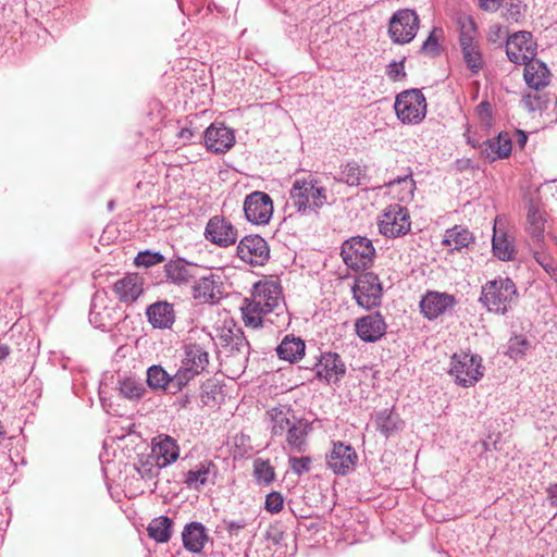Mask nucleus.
<instances>
[{"instance_id":"1","label":"nucleus","mask_w":557,"mask_h":557,"mask_svg":"<svg viewBox=\"0 0 557 557\" xmlns=\"http://www.w3.org/2000/svg\"><path fill=\"white\" fill-rule=\"evenodd\" d=\"M327 201V190L313 175L297 177L289 189V206L301 215L317 212Z\"/></svg>"},{"instance_id":"2","label":"nucleus","mask_w":557,"mask_h":557,"mask_svg":"<svg viewBox=\"0 0 557 557\" xmlns=\"http://www.w3.org/2000/svg\"><path fill=\"white\" fill-rule=\"evenodd\" d=\"M518 298L515 282L509 277L498 276L482 286L479 301L490 312L506 314L517 304Z\"/></svg>"},{"instance_id":"3","label":"nucleus","mask_w":557,"mask_h":557,"mask_svg":"<svg viewBox=\"0 0 557 557\" xmlns=\"http://www.w3.org/2000/svg\"><path fill=\"white\" fill-rule=\"evenodd\" d=\"M208 336L202 342H193L190 338L183 346L181 366L176 370L175 382L177 385H187L197 375L201 374L209 367V351L207 344Z\"/></svg>"},{"instance_id":"4","label":"nucleus","mask_w":557,"mask_h":557,"mask_svg":"<svg viewBox=\"0 0 557 557\" xmlns=\"http://www.w3.org/2000/svg\"><path fill=\"white\" fill-rule=\"evenodd\" d=\"M341 256L349 269L354 271L364 270L372 265L375 258V248L368 237L354 236L343 243Z\"/></svg>"},{"instance_id":"5","label":"nucleus","mask_w":557,"mask_h":557,"mask_svg":"<svg viewBox=\"0 0 557 557\" xmlns=\"http://www.w3.org/2000/svg\"><path fill=\"white\" fill-rule=\"evenodd\" d=\"M394 109L405 124H418L426 114V100L419 89H409L397 95Z\"/></svg>"},{"instance_id":"6","label":"nucleus","mask_w":557,"mask_h":557,"mask_svg":"<svg viewBox=\"0 0 557 557\" xmlns=\"http://www.w3.org/2000/svg\"><path fill=\"white\" fill-rule=\"evenodd\" d=\"M449 373L456 383L462 387L473 386L483 376L482 358L468 352L454 354Z\"/></svg>"},{"instance_id":"7","label":"nucleus","mask_w":557,"mask_h":557,"mask_svg":"<svg viewBox=\"0 0 557 557\" xmlns=\"http://www.w3.org/2000/svg\"><path fill=\"white\" fill-rule=\"evenodd\" d=\"M379 232L387 238H397L411 230V219L406 207L394 203L387 206L377 219Z\"/></svg>"},{"instance_id":"8","label":"nucleus","mask_w":557,"mask_h":557,"mask_svg":"<svg viewBox=\"0 0 557 557\" xmlns=\"http://www.w3.org/2000/svg\"><path fill=\"white\" fill-rule=\"evenodd\" d=\"M354 298L364 309H372L381 304L383 288L380 278L373 272L359 275L352 286Z\"/></svg>"},{"instance_id":"9","label":"nucleus","mask_w":557,"mask_h":557,"mask_svg":"<svg viewBox=\"0 0 557 557\" xmlns=\"http://www.w3.org/2000/svg\"><path fill=\"white\" fill-rule=\"evenodd\" d=\"M249 298L268 313L275 312L276 315H280L285 308L282 288L274 281H260L256 283Z\"/></svg>"},{"instance_id":"10","label":"nucleus","mask_w":557,"mask_h":557,"mask_svg":"<svg viewBox=\"0 0 557 557\" xmlns=\"http://www.w3.org/2000/svg\"><path fill=\"white\" fill-rule=\"evenodd\" d=\"M537 45L530 32L519 30L506 39V54L510 62L524 64L535 58Z\"/></svg>"},{"instance_id":"11","label":"nucleus","mask_w":557,"mask_h":557,"mask_svg":"<svg viewBox=\"0 0 557 557\" xmlns=\"http://www.w3.org/2000/svg\"><path fill=\"white\" fill-rule=\"evenodd\" d=\"M244 212L250 223L267 225L273 214L272 198L264 191H252L245 198Z\"/></svg>"},{"instance_id":"12","label":"nucleus","mask_w":557,"mask_h":557,"mask_svg":"<svg viewBox=\"0 0 557 557\" xmlns=\"http://www.w3.org/2000/svg\"><path fill=\"white\" fill-rule=\"evenodd\" d=\"M237 256L252 267H261L270 259V247L260 235H247L239 240Z\"/></svg>"},{"instance_id":"13","label":"nucleus","mask_w":557,"mask_h":557,"mask_svg":"<svg viewBox=\"0 0 557 557\" xmlns=\"http://www.w3.org/2000/svg\"><path fill=\"white\" fill-rule=\"evenodd\" d=\"M419 26V18L414 11L404 9L397 11L389 21V36L396 44L411 41Z\"/></svg>"},{"instance_id":"14","label":"nucleus","mask_w":557,"mask_h":557,"mask_svg":"<svg viewBox=\"0 0 557 557\" xmlns=\"http://www.w3.org/2000/svg\"><path fill=\"white\" fill-rule=\"evenodd\" d=\"M358 456L355 448L341 441L333 443V448L326 456L327 467L337 475L351 472L357 463Z\"/></svg>"},{"instance_id":"15","label":"nucleus","mask_w":557,"mask_h":557,"mask_svg":"<svg viewBox=\"0 0 557 557\" xmlns=\"http://www.w3.org/2000/svg\"><path fill=\"white\" fill-rule=\"evenodd\" d=\"M457 305V299L448 293L429 290L420 300L421 313L428 320H435L451 310Z\"/></svg>"},{"instance_id":"16","label":"nucleus","mask_w":557,"mask_h":557,"mask_svg":"<svg viewBox=\"0 0 557 557\" xmlns=\"http://www.w3.org/2000/svg\"><path fill=\"white\" fill-rule=\"evenodd\" d=\"M115 309L109 306L106 290H97L91 299L89 322L97 329L106 330L115 323Z\"/></svg>"},{"instance_id":"17","label":"nucleus","mask_w":557,"mask_h":557,"mask_svg":"<svg viewBox=\"0 0 557 557\" xmlns=\"http://www.w3.org/2000/svg\"><path fill=\"white\" fill-rule=\"evenodd\" d=\"M205 236L220 247H228L237 240V230L223 216H212L206 226Z\"/></svg>"},{"instance_id":"18","label":"nucleus","mask_w":557,"mask_h":557,"mask_svg":"<svg viewBox=\"0 0 557 557\" xmlns=\"http://www.w3.org/2000/svg\"><path fill=\"white\" fill-rule=\"evenodd\" d=\"M145 280L137 273H127L112 285L116 298L126 305L135 302L144 293Z\"/></svg>"},{"instance_id":"19","label":"nucleus","mask_w":557,"mask_h":557,"mask_svg":"<svg viewBox=\"0 0 557 557\" xmlns=\"http://www.w3.org/2000/svg\"><path fill=\"white\" fill-rule=\"evenodd\" d=\"M355 329L361 341L373 343L386 333L387 324L380 312H374L357 319Z\"/></svg>"},{"instance_id":"20","label":"nucleus","mask_w":557,"mask_h":557,"mask_svg":"<svg viewBox=\"0 0 557 557\" xmlns=\"http://www.w3.org/2000/svg\"><path fill=\"white\" fill-rule=\"evenodd\" d=\"M317 376L327 383L339 382L346 373V364L336 352H324L315 364Z\"/></svg>"},{"instance_id":"21","label":"nucleus","mask_w":557,"mask_h":557,"mask_svg":"<svg viewBox=\"0 0 557 557\" xmlns=\"http://www.w3.org/2000/svg\"><path fill=\"white\" fill-rule=\"evenodd\" d=\"M220 276L213 273L200 276L193 285V296L201 304H214L222 297Z\"/></svg>"},{"instance_id":"22","label":"nucleus","mask_w":557,"mask_h":557,"mask_svg":"<svg viewBox=\"0 0 557 557\" xmlns=\"http://www.w3.org/2000/svg\"><path fill=\"white\" fill-rule=\"evenodd\" d=\"M205 144L208 150L224 153L235 144V136L231 128L223 124H211L205 132Z\"/></svg>"},{"instance_id":"23","label":"nucleus","mask_w":557,"mask_h":557,"mask_svg":"<svg viewBox=\"0 0 557 557\" xmlns=\"http://www.w3.org/2000/svg\"><path fill=\"white\" fill-rule=\"evenodd\" d=\"M215 476L216 466L211 460H203L185 474L184 483L188 488L199 491L205 485L213 484Z\"/></svg>"},{"instance_id":"24","label":"nucleus","mask_w":557,"mask_h":557,"mask_svg":"<svg viewBox=\"0 0 557 557\" xmlns=\"http://www.w3.org/2000/svg\"><path fill=\"white\" fill-rule=\"evenodd\" d=\"M148 322L160 330H169L175 322V310L168 301H157L146 309Z\"/></svg>"},{"instance_id":"25","label":"nucleus","mask_w":557,"mask_h":557,"mask_svg":"<svg viewBox=\"0 0 557 557\" xmlns=\"http://www.w3.org/2000/svg\"><path fill=\"white\" fill-rule=\"evenodd\" d=\"M512 149L511 138L508 133H499L498 136L486 139L481 145V154L494 162L510 156Z\"/></svg>"},{"instance_id":"26","label":"nucleus","mask_w":557,"mask_h":557,"mask_svg":"<svg viewBox=\"0 0 557 557\" xmlns=\"http://www.w3.org/2000/svg\"><path fill=\"white\" fill-rule=\"evenodd\" d=\"M176 372L168 373L161 366H151L147 370V384L152 389L169 391L176 394L182 391L185 385H177L175 382Z\"/></svg>"},{"instance_id":"27","label":"nucleus","mask_w":557,"mask_h":557,"mask_svg":"<svg viewBox=\"0 0 557 557\" xmlns=\"http://www.w3.org/2000/svg\"><path fill=\"white\" fill-rule=\"evenodd\" d=\"M151 454L157 457L161 466L166 467L177 460L180 447L173 437L161 434L152 440Z\"/></svg>"},{"instance_id":"28","label":"nucleus","mask_w":557,"mask_h":557,"mask_svg":"<svg viewBox=\"0 0 557 557\" xmlns=\"http://www.w3.org/2000/svg\"><path fill=\"white\" fill-rule=\"evenodd\" d=\"M182 541L188 552L198 554L209 541V535L202 523L194 521L184 527Z\"/></svg>"},{"instance_id":"29","label":"nucleus","mask_w":557,"mask_h":557,"mask_svg":"<svg viewBox=\"0 0 557 557\" xmlns=\"http://www.w3.org/2000/svg\"><path fill=\"white\" fill-rule=\"evenodd\" d=\"M523 76L530 88L541 90L549 84L550 73L545 63L533 58L524 63Z\"/></svg>"},{"instance_id":"30","label":"nucleus","mask_w":557,"mask_h":557,"mask_svg":"<svg viewBox=\"0 0 557 557\" xmlns=\"http://www.w3.org/2000/svg\"><path fill=\"white\" fill-rule=\"evenodd\" d=\"M267 417L271 423V434L276 437H283L297 419L294 411L287 406L271 408L267 411Z\"/></svg>"},{"instance_id":"31","label":"nucleus","mask_w":557,"mask_h":557,"mask_svg":"<svg viewBox=\"0 0 557 557\" xmlns=\"http://www.w3.org/2000/svg\"><path fill=\"white\" fill-rule=\"evenodd\" d=\"M310 431L311 426L308 422L296 419L283 437H285L290 450L304 453L307 448V436Z\"/></svg>"},{"instance_id":"32","label":"nucleus","mask_w":557,"mask_h":557,"mask_svg":"<svg viewBox=\"0 0 557 557\" xmlns=\"http://www.w3.org/2000/svg\"><path fill=\"white\" fill-rule=\"evenodd\" d=\"M306 344L300 337L286 335L276 347L280 359L296 362L305 355Z\"/></svg>"},{"instance_id":"33","label":"nucleus","mask_w":557,"mask_h":557,"mask_svg":"<svg viewBox=\"0 0 557 557\" xmlns=\"http://www.w3.org/2000/svg\"><path fill=\"white\" fill-rule=\"evenodd\" d=\"M546 219L533 201H530L527 213L528 234L532 237L534 243L541 244L544 240Z\"/></svg>"},{"instance_id":"34","label":"nucleus","mask_w":557,"mask_h":557,"mask_svg":"<svg viewBox=\"0 0 557 557\" xmlns=\"http://www.w3.org/2000/svg\"><path fill=\"white\" fill-rule=\"evenodd\" d=\"M473 242L474 236L468 228L460 225H455L445 232L442 244L444 246L450 247L451 251H460L462 248L468 247Z\"/></svg>"},{"instance_id":"35","label":"nucleus","mask_w":557,"mask_h":557,"mask_svg":"<svg viewBox=\"0 0 557 557\" xmlns=\"http://www.w3.org/2000/svg\"><path fill=\"white\" fill-rule=\"evenodd\" d=\"M389 194H393L400 202H408L413 198L416 182L411 172L387 183Z\"/></svg>"},{"instance_id":"36","label":"nucleus","mask_w":557,"mask_h":557,"mask_svg":"<svg viewBox=\"0 0 557 557\" xmlns=\"http://www.w3.org/2000/svg\"><path fill=\"white\" fill-rule=\"evenodd\" d=\"M242 319L247 327L259 329L263 326V321L269 314L262 310L258 304L251 300L249 297L244 298L240 307Z\"/></svg>"},{"instance_id":"37","label":"nucleus","mask_w":557,"mask_h":557,"mask_svg":"<svg viewBox=\"0 0 557 557\" xmlns=\"http://www.w3.org/2000/svg\"><path fill=\"white\" fill-rule=\"evenodd\" d=\"M194 269L182 259L171 260L164 267L165 277L176 284L188 283L195 276L191 272Z\"/></svg>"},{"instance_id":"38","label":"nucleus","mask_w":557,"mask_h":557,"mask_svg":"<svg viewBox=\"0 0 557 557\" xmlns=\"http://www.w3.org/2000/svg\"><path fill=\"white\" fill-rule=\"evenodd\" d=\"M493 252L502 261H509L515 258L516 249L508 235L494 226V234L492 239Z\"/></svg>"},{"instance_id":"39","label":"nucleus","mask_w":557,"mask_h":557,"mask_svg":"<svg viewBox=\"0 0 557 557\" xmlns=\"http://www.w3.org/2000/svg\"><path fill=\"white\" fill-rule=\"evenodd\" d=\"M173 521L166 516H160L150 521L148 535L158 543H166L172 535Z\"/></svg>"},{"instance_id":"40","label":"nucleus","mask_w":557,"mask_h":557,"mask_svg":"<svg viewBox=\"0 0 557 557\" xmlns=\"http://www.w3.org/2000/svg\"><path fill=\"white\" fill-rule=\"evenodd\" d=\"M376 429L386 437L401 429V421L398 416L388 409H384L375 416Z\"/></svg>"},{"instance_id":"41","label":"nucleus","mask_w":557,"mask_h":557,"mask_svg":"<svg viewBox=\"0 0 557 557\" xmlns=\"http://www.w3.org/2000/svg\"><path fill=\"white\" fill-rule=\"evenodd\" d=\"M162 468L164 466H161V462L152 454L140 456L136 463L138 474L146 481L154 480Z\"/></svg>"},{"instance_id":"42","label":"nucleus","mask_w":557,"mask_h":557,"mask_svg":"<svg viewBox=\"0 0 557 557\" xmlns=\"http://www.w3.org/2000/svg\"><path fill=\"white\" fill-rule=\"evenodd\" d=\"M367 180L366 169L361 168L356 161L347 162L342 171L339 182L349 186H360Z\"/></svg>"},{"instance_id":"43","label":"nucleus","mask_w":557,"mask_h":557,"mask_svg":"<svg viewBox=\"0 0 557 557\" xmlns=\"http://www.w3.org/2000/svg\"><path fill=\"white\" fill-rule=\"evenodd\" d=\"M119 391L120 394L128 400H139L147 392L144 383L134 377H124L120 380Z\"/></svg>"},{"instance_id":"44","label":"nucleus","mask_w":557,"mask_h":557,"mask_svg":"<svg viewBox=\"0 0 557 557\" xmlns=\"http://www.w3.org/2000/svg\"><path fill=\"white\" fill-rule=\"evenodd\" d=\"M222 391L213 380H207L201 385L200 399L203 406L213 408L222 400Z\"/></svg>"},{"instance_id":"45","label":"nucleus","mask_w":557,"mask_h":557,"mask_svg":"<svg viewBox=\"0 0 557 557\" xmlns=\"http://www.w3.org/2000/svg\"><path fill=\"white\" fill-rule=\"evenodd\" d=\"M253 478L260 485H270L275 480V470L269 460L257 458L253 461Z\"/></svg>"},{"instance_id":"46","label":"nucleus","mask_w":557,"mask_h":557,"mask_svg":"<svg viewBox=\"0 0 557 557\" xmlns=\"http://www.w3.org/2000/svg\"><path fill=\"white\" fill-rule=\"evenodd\" d=\"M458 24L460 28V46L466 47L475 45L474 38L476 35V25L474 21L469 16H465L459 18Z\"/></svg>"},{"instance_id":"47","label":"nucleus","mask_w":557,"mask_h":557,"mask_svg":"<svg viewBox=\"0 0 557 557\" xmlns=\"http://www.w3.org/2000/svg\"><path fill=\"white\" fill-rule=\"evenodd\" d=\"M221 341L225 346H231L232 349H236L237 351H248L249 344L243 336L239 329L236 330V333L232 330H227L221 335Z\"/></svg>"},{"instance_id":"48","label":"nucleus","mask_w":557,"mask_h":557,"mask_svg":"<svg viewBox=\"0 0 557 557\" xmlns=\"http://www.w3.org/2000/svg\"><path fill=\"white\" fill-rule=\"evenodd\" d=\"M461 49H462V53H463V59H465L468 67L473 73H478L483 66V61H482V55H481V52H480L476 44L472 45V46L461 47Z\"/></svg>"},{"instance_id":"49","label":"nucleus","mask_w":557,"mask_h":557,"mask_svg":"<svg viewBox=\"0 0 557 557\" xmlns=\"http://www.w3.org/2000/svg\"><path fill=\"white\" fill-rule=\"evenodd\" d=\"M527 11V5L522 3L520 0H510L507 2L506 11L503 13V16L507 20L519 23L524 18V14Z\"/></svg>"},{"instance_id":"50","label":"nucleus","mask_w":557,"mask_h":557,"mask_svg":"<svg viewBox=\"0 0 557 557\" xmlns=\"http://www.w3.org/2000/svg\"><path fill=\"white\" fill-rule=\"evenodd\" d=\"M521 102L528 111L535 112L546 108V104L548 103V98L546 95L527 94L523 96Z\"/></svg>"},{"instance_id":"51","label":"nucleus","mask_w":557,"mask_h":557,"mask_svg":"<svg viewBox=\"0 0 557 557\" xmlns=\"http://www.w3.org/2000/svg\"><path fill=\"white\" fill-rule=\"evenodd\" d=\"M534 259L552 278L557 281V263L550 256L541 251H534Z\"/></svg>"},{"instance_id":"52","label":"nucleus","mask_w":557,"mask_h":557,"mask_svg":"<svg viewBox=\"0 0 557 557\" xmlns=\"http://www.w3.org/2000/svg\"><path fill=\"white\" fill-rule=\"evenodd\" d=\"M164 261V256L160 252H151L149 250L140 251L135 258V264L140 267H152Z\"/></svg>"},{"instance_id":"53","label":"nucleus","mask_w":557,"mask_h":557,"mask_svg":"<svg viewBox=\"0 0 557 557\" xmlns=\"http://www.w3.org/2000/svg\"><path fill=\"white\" fill-rule=\"evenodd\" d=\"M222 523L230 536H238L239 533L250 524V521L246 518L223 519Z\"/></svg>"},{"instance_id":"54","label":"nucleus","mask_w":557,"mask_h":557,"mask_svg":"<svg viewBox=\"0 0 557 557\" xmlns=\"http://www.w3.org/2000/svg\"><path fill=\"white\" fill-rule=\"evenodd\" d=\"M284 506V497L280 492L273 491L265 497L264 509L271 513H278Z\"/></svg>"},{"instance_id":"55","label":"nucleus","mask_w":557,"mask_h":557,"mask_svg":"<svg viewBox=\"0 0 557 557\" xmlns=\"http://www.w3.org/2000/svg\"><path fill=\"white\" fill-rule=\"evenodd\" d=\"M311 462L312 460L308 456L289 458V467L298 475L309 472Z\"/></svg>"},{"instance_id":"56","label":"nucleus","mask_w":557,"mask_h":557,"mask_svg":"<svg viewBox=\"0 0 557 557\" xmlns=\"http://www.w3.org/2000/svg\"><path fill=\"white\" fill-rule=\"evenodd\" d=\"M529 343L521 336H515L509 342V350L515 357H522L528 350Z\"/></svg>"},{"instance_id":"57","label":"nucleus","mask_w":557,"mask_h":557,"mask_svg":"<svg viewBox=\"0 0 557 557\" xmlns=\"http://www.w3.org/2000/svg\"><path fill=\"white\" fill-rule=\"evenodd\" d=\"M507 32L498 24H494L490 26L488 33H487V40L488 42L502 45L504 38L506 37Z\"/></svg>"},{"instance_id":"58","label":"nucleus","mask_w":557,"mask_h":557,"mask_svg":"<svg viewBox=\"0 0 557 557\" xmlns=\"http://www.w3.org/2000/svg\"><path fill=\"white\" fill-rule=\"evenodd\" d=\"M386 74L394 82L401 81L406 76V73L404 70V62L389 63L387 66Z\"/></svg>"},{"instance_id":"59","label":"nucleus","mask_w":557,"mask_h":557,"mask_svg":"<svg viewBox=\"0 0 557 557\" xmlns=\"http://www.w3.org/2000/svg\"><path fill=\"white\" fill-rule=\"evenodd\" d=\"M421 51L429 55L438 54V41L434 34H431L421 47Z\"/></svg>"},{"instance_id":"60","label":"nucleus","mask_w":557,"mask_h":557,"mask_svg":"<svg viewBox=\"0 0 557 557\" xmlns=\"http://www.w3.org/2000/svg\"><path fill=\"white\" fill-rule=\"evenodd\" d=\"M503 5V0H479V7L486 12H496Z\"/></svg>"},{"instance_id":"61","label":"nucleus","mask_w":557,"mask_h":557,"mask_svg":"<svg viewBox=\"0 0 557 557\" xmlns=\"http://www.w3.org/2000/svg\"><path fill=\"white\" fill-rule=\"evenodd\" d=\"M549 505L557 510V482L546 488Z\"/></svg>"},{"instance_id":"62","label":"nucleus","mask_w":557,"mask_h":557,"mask_svg":"<svg viewBox=\"0 0 557 557\" xmlns=\"http://www.w3.org/2000/svg\"><path fill=\"white\" fill-rule=\"evenodd\" d=\"M177 136L184 141V144H187L193 139L194 132L189 127H183L178 132Z\"/></svg>"},{"instance_id":"63","label":"nucleus","mask_w":557,"mask_h":557,"mask_svg":"<svg viewBox=\"0 0 557 557\" xmlns=\"http://www.w3.org/2000/svg\"><path fill=\"white\" fill-rule=\"evenodd\" d=\"M10 355V348L5 344H0V362Z\"/></svg>"},{"instance_id":"64","label":"nucleus","mask_w":557,"mask_h":557,"mask_svg":"<svg viewBox=\"0 0 557 557\" xmlns=\"http://www.w3.org/2000/svg\"><path fill=\"white\" fill-rule=\"evenodd\" d=\"M527 140H528V136L525 135V133L522 131H518V138H517L518 145L520 147H523L527 144Z\"/></svg>"}]
</instances>
